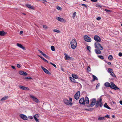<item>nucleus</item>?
Returning <instances> with one entry per match:
<instances>
[{
    "instance_id": "obj_42",
    "label": "nucleus",
    "mask_w": 122,
    "mask_h": 122,
    "mask_svg": "<svg viewBox=\"0 0 122 122\" xmlns=\"http://www.w3.org/2000/svg\"><path fill=\"white\" fill-rule=\"evenodd\" d=\"M17 67L18 68H20V67H21V66L19 64H17Z\"/></svg>"
},
{
    "instance_id": "obj_22",
    "label": "nucleus",
    "mask_w": 122,
    "mask_h": 122,
    "mask_svg": "<svg viewBox=\"0 0 122 122\" xmlns=\"http://www.w3.org/2000/svg\"><path fill=\"white\" fill-rule=\"evenodd\" d=\"M44 72L48 74H51V73L47 69H43Z\"/></svg>"
},
{
    "instance_id": "obj_53",
    "label": "nucleus",
    "mask_w": 122,
    "mask_h": 122,
    "mask_svg": "<svg viewBox=\"0 0 122 122\" xmlns=\"http://www.w3.org/2000/svg\"><path fill=\"white\" fill-rule=\"evenodd\" d=\"M91 1L93 2H96L97 1V0H90Z\"/></svg>"
},
{
    "instance_id": "obj_31",
    "label": "nucleus",
    "mask_w": 122,
    "mask_h": 122,
    "mask_svg": "<svg viewBox=\"0 0 122 122\" xmlns=\"http://www.w3.org/2000/svg\"><path fill=\"white\" fill-rule=\"evenodd\" d=\"M51 50L53 51H55V48L53 46H51Z\"/></svg>"
},
{
    "instance_id": "obj_39",
    "label": "nucleus",
    "mask_w": 122,
    "mask_h": 122,
    "mask_svg": "<svg viewBox=\"0 0 122 122\" xmlns=\"http://www.w3.org/2000/svg\"><path fill=\"white\" fill-rule=\"evenodd\" d=\"M46 58H48L49 57V56L46 55L45 54H44L43 55Z\"/></svg>"
},
{
    "instance_id": "obj_28",
    "label": "nucleus",
    "mask_w": 122,
    "mask_h": 122,
    "mask_svg": "<svg viewBox=\"0 0 122 122\" xmlns=\"http://www.w3.org/2000/svg\"><path fill=\"white\" fill-rule=\"evenodd\" d=\"M92 76L93 77V78L92 80L93 81H94L95 80H98L97 78L94 75H93Z\"/></svg>"
},
{
    "instance_id": "obj_29",
    "label": "nucleus",
    "mask_w": 122,
    "mask_h": 122,
    "mask_svg": "<svg viewBox=\"0 0 122 122\" xmlns=\"http://www.w3.org/2000/svg\"><path fill=\"white\" fill-rule=\"evenodd\" d=\"M112 58L113 57L111 55H109L108 57V59L109 60H112Z\"/></svg>"
},
{
    "instance_id": "obj_30",
    "label": "nucleus",
    "mask_w": 122,
    "mask_h": 122,
    "mask_svg": "<svg viewBox=\"0 0 122 122\" xmlns=\"http://www.w3.org/2000/svg\"><path fill=\"white\" fill-rule=\"evenodd\" d=\"M98 120H104L105 119L104 117H100L98 118Z\"/></svg>"
},
{
    "instance_id": "obj_2",
    "label": "nucleus",
    "mask_w": 122,
    "mask_h": 122,
    "mask_svg": "<svg viewBox=\"0 0 122 122\" xmlns=\"http://www.w3.org/2000/svg\"><path fill=\"white\" fill-rule=\"evenodd\" d=\"M69 100L66 99H65L64 100V103L70 106H72V103L71 102L72 101V98L71 97L69 98Z\"/></svg>"
},
{
    "instance_id": "obj_64",
    "label": "nucleus",
    "mask_w": 122,
    "mask_h": 122,
    "mask_svg": "<svg viewBox=\"0 0 122 122\" xmlns=\"http://www.w3.org/2000/svg\"><path fill=\"white\" fill-rule=\"evenodd\" d=\"M61 70L62 71H64V69H61Z\"/></svg>"
},
{
    "instance_id": "obj_18",
    "label": "nucleus",
    "mask_w": 122,
    "mask_h": 122,
    "mask_svg": "<svg viewBox=\"0 0 122 122\" xmlns=\"http://www.w3.org/2000/svg\"><path fill=\"white\" fill-rule=\"evenodd\" d=\"M19 47L22 48V49L24 50H25V47L24 46H23L22 45L20 44L17 43L16 44Z\"/></svg>"
},
{
    "instance_id": "obj_36",
    "label": "nucleus",
    "mask_w": 122,
    "mask_h": 122,
    "mask_svg": "<svg viewBox=\"0 0 122 122\" xmlns=\"http://www.w3.org/2000/svg\"><path fill=\"white\" fill-rule=\"evenodd\" d=\"M98 57L99 58L101 59H103L104 58L102 56H98Z\"/></svg>"
},
{
    "instance_id": "obj_3",
    "label": "nucleus",
    "mask_w": 122,
    "mask_h": 122,
    "mask_svg": "<svg viewBox=\"0 0 122 122\" xmlns=\"http://www.w3.org/2000/svg\"><path fill=\"white\" fill-rule=\"evenodd\" d=\"M99 106L100 107H102L103 106L102 99L101 97L98 99V100L97 101L96 104V107H98Z\"/></svg>"
},
{
    "instance_id": "obj_52",
    "label": "nucleus",
    "mask_w": 122,
    "mask_h": 122,
    "mask_svg": "<svg viewBox=\"0 0 122 122\" xmlns=\"http://www.w3.org/2000/svg\"><path fill=\"white\" fill-rule=\"evenodd\" d=\"M43 60L45 62H48V61L44 58V59H43Z\"/></svg>"
},
{
    "instance_id": "obj_17",
    "label": "nucleus",
    "mask_w": 122,
    "mask_h": 122,
    "mask_svg": "<svg viewBox=\"0 0 122 122\" xmlns=\"http://www.w3.org/2000/svg\"><path fill=\"white\" fill-rule=\"evenodd\" d=\"M65 56V59L66 60H68L70 59L71 57L69 56L66 53H64Z\"/></svg>"
},
{
    "instance_id": "obj_34",
    "label": "nucleus",
    "mask_w": 122,
    "mask_h": 122,
    "mask_svg": "<svg viewBox=\"0 0 122 122\" xmlns=\"http://www.w3.org/2000/svg\"><path fill=\"white\" fill-rule=\"evenodd\" d=\"M53 31L54 32H57L58 33H59L60 32V30H53Z\"/></svg>"
},
{
    "instance_id": "obj_58",
    "label": "nucleus",
    "mask_w": 122,
    "mask_h": 122,
    "mask_svg": "<svg viewBox=\"0 0 122 122\" xmlns=\"http://www.w3.org/2000/svg\"><path fill=\"white\" fill-rule=\"evenodd\" d=\"M87 69V71L88 72H90L91 71V70L90 69Z\"/></svg>"
},
{
    "instance_id": "obj_4",
    "label": "nucleus",
    "mask_w": 122,
    "mask_h": 122,
    "mask_svg": "<svg viewBox=\"0 0 122 122\" xmlns=\"http://www.w3.org/2000/svg\"><path fill=\"white\" fill-rule=\"evenodd\" d=\"M94 45L95 48H97L98 49L101 50H103V48L102 47L99 43L96 42L95 43Z\"/></svg>"
},
{
    "instance_id": "obj_48",
    "label": "nucleus",
    "mask_w": 122,
    "mask_h": 122,
    "mask_svg": "<svg viewBox=\"0 0 122 122\" xmlns=\"http://www.w3.org/2000/svg\"><path fill=\"white\" fill-rule=\"evenodd\" d=\"M28 117L30 119H32L33 118V117L31 116H29Z\"/></svg>"
},
{
    "instance_id": "obj_19",
    "label": "nucleus",
    "mask_w": 122,
    "mask_h": 122,
    "mask_svg": "<svg viewBox=\"0 0 122 122\" xmlns=\"http://www.w3.org/2000/svg\"><path fill=\"white\" fill-rule=\"evenodd\" d=\"M6 34V32H5L4 31L2 30L0 31V35L1 36H4Z\"/></svg>"
},
{
    "instance_id": "obj_6",
    "label": "nucleus",
    "mask_w": 122,
    "mask_h": 122,
    "mask_svg": "<svg viewBox=\"0 0 122 122\" xmlns=\"http://www.w3.org/2000/svg\"><path fill=\"white\" fill-rule=\"evenodd\" d=\"M91 102L89 106V107H93L95 104V103L96 102V99L95 98H93L91 99Z\"/></svg>"
},
{
    "instance_id": "obj_35",
    "label": "nucleus",
    "mask_w": 122,
    "mask_h": 122,
    "mask_svg": "<svg viewBox=\"0 0 122 122\" xmlns=\"http://www.w3.org/2000/svg\"><path fill=\"white\" fill-rule=\"evenodd\" d=\"M87 49L89 51V52H91L90 50L91 49V47L89 46H87Z\"/></svg>"
},
{
    "instance_id": "obj_27",
    "label": "nucleus",
    "mask_w": 122,
    "mask_h": 122,
    "mask_svg": "<svg viewBox=\"0 0 122 122\" xmlns=\"http://www.w3.org/2000/svg\"><path fill=\"white\" fill-rule=\"evenodd\" d=\"M85 102L86 104H88L89 103V99L87 97H86L85 98Z\"/></svg>"
},
{
    "instance_id": "obj_61",
    "label": "nucleus",
    "mask_w": 122,
    "mask_h": 122,
    "mask_svg": "<svg viewBox=\"0 0 122 122\" xmlns=\"http://www.w3.org/2000/svg\"><path fill=\"white\" fill-rule=\"evenodd\" d=\"M112 118H115V116L114 115H112Z\"/></svg>"
},
{
    "instance_id": "obj_37",
    "label": "nucleus",
    "mask_w": 122,
    "mask_h": 122,
    "mask_svg": "<svg viewBox=\"0 0 122 122\" xmlns=\"http://www.w3.org/2000/svg\"><path fill=\"white\" fill-rule=\"evenodd\" d=\"M56 8L58 10H61V8L59 6H57V7Z\"/></svg>"
},
{
    "instance_id": "obj_10",
    "label": "nucleus",
    "mask_w": 122,
    "mask_h": 122,
    "mask_svg": "<svg viewBox=\"0 0 122 122\" xmlns=\"http://www.w3.org/2000/svg\"><path fill=\"white\" fill-rule=\"evenodd\" d=\"M85 40L87 42H90L91 41V39L87 35H85L84 36Z\"/></svg>"
},
{
    "instance_id": "obj_56",
    "label": "nucleus",
    "mask_w": 122,
    "mask_h": 122,
    "mask_svg": "<svg viewBox=\"0 0 122 122\" xmlns=\"http://www.w3.org/2000/svg\"><path fill=\"white\" fill-rule=\"evenodd\" d=\"M42 1H43V3H44V2H47L46 1V0H42Z\"/></svg>"
},
{
    "instance_id": "obj_38",
    "label": "nucleus",
    "mask_w": 122,
    "mask_h": 122,
    "mask_svg": "<svg viewBox=\"0 0 122 122\" xmlns=\"http://www.w3.org/2000/svg\"><path fill=\"white\" fill-rule=\"evenodd\" d=\"M100 86V84L99 83H98V84L96 86V89H98V88Z\"/></svg>"
},
{
    "instance_id": "obj_51",
    "label": "nucleus",
    "mask_w": 122,
    "mask_h": 122,
    "mask_svg": "<svg viewBox=\"0 0 122 122\" xmlns=\"http://www.w3.org/2000/svg\"><path fill=\"white\" fill-rule=\"evenodd\" d=\"M82 6H84L86 8H87V6L86 5L84 4H82L81 5Z\"/></svg>"
},
{
    "instance_id": "obj_32",
    "label": "nucleus",
    "mask_w": 122,
    "mask_h": 122,
    "mask_svg": "<svg viewBox=\"0 0 122 122\" xmlns=\"http://www.w3.org/2000/svg\"><path fill=\"white\" fill-rule=\"evenodd\" d=\"M8 98V97L7 96H5L4 97L2 98L1 99V101H3L4 100H6L7 98Z\"/></svg>"
},
{
    "instance_id": "obj_5",
    "label": "nucleus",
    "mask_w": 122,
    "mask_h": 122,
    "mask_svg": "<svg viewBox=\"0 0 122 122\" xmlns=\"http://www.w3.org/2000/svg\"><path fill=\"white\" fill-rule=\"evenodd\" d=\"M110 87L112 89H115V90H117V89H119V88L117 87L116 85L114 84L113 82H110Z\"/></svg>"
},
{
    "instance_id": "obj_26",
    "label": "nucleus",
    "mask_w": 122,
    "mask_h": 122,
    "mask_svg": "<svg viewBox=\"0 0 122 122\" xmlns=\"http://www.w3.org/2000/svg\"><path fill=\"white\" fill-rule=\"evenodd\" d=\"M104 107H106L109 109H110L111 108L109 107L108 106L107 103H105L104 105Z\"/></svg>"
},
{
    "instance_id": "obj_62",
    "label": "nucleus",
    "mask_w": 122,
    "mask_h": 122,
    "mask_svg": "<svg viewBox=\"0 0 122 122\" xmlns=\"http://www.w3.org/2000/svg\"><path fill=\"white\" fill-rule=\"evenodd\" d=\"M97 7H100V8H101L102 7V6L100 5H98L97 6Z\"/></svg>"
},
{
    "instance_id": "obj_40",
    "label": "nucleus",
    "mask_w": 122,
    "mask_h": 122,
    "mask_svg": "<svg viewBox=\"0 0 122 122\" xmlns=\"http://www.w3.org/2000/svg\"><path fill=\"white\" fill-rule=\"evenodd\" d=\"M25 79H32V77H26L25 78H24Z\"/></svg>"
},
{
    "instance_id": "obj_49",
    "label": "nucleus",
    "mask_w": 122,
    "mask_h": 122,
    "mask_svg": "<svg viewBox=\"0 0 122 122\" xmlns=\"http://www.w3.org/2000/svg\"><path fill=\"white\" fill-rule=\"evenodd\" d=\"M101 19V18L100 17H99L97 18V20H100Z\"/></svg>"
},
{
    "instance_id": "obj_63",
    "label": "nucleus",
    "mask_w": 122,
    "mask_h": 122,
    "mask_svg": "<svg viewBox=\"0 0 122 122\" xmlns=\"http://www.w3.org/2000/svg\"><path fill=\"white\" fill-rule=\"evenodd\" d=\"M41 67L42 69H45V68L43 67H42V66H41Z\"/></svg>"
},
{
    "instance_id": "obj_43",
    "label": "nucleus",
    "mask_w": 122,
    "mask_h": 122,
    "mask_svg": "<svg viewBox=\"0 0 122 122\" xmlns=\"http://www.w3.org/2000/svg\"><path fill=\"white\" fill-rule=\"evenodd\" d=\"M50 64H51L52 65H53L55 68H56V66L55 64L52 63L51 62H50Z\"/></svg>"
},
{
    "instance_id": "obj_44",
    "label": "nucleus",
    "mask_w": 122,
    "mask_h": 122,
    "mask_svg": "<svg viewBox=\"0 0 122 122\" xmlns=\"http://www.w3.org/2000/svg\"><path fill=\"white\" fill-rule=\"evenodd\" d=\"M35 120L37 122H39V121L38 119L37 118H34Z\"/></svg>"
},
{
    "instance_id": "obj_16",
    "label": "nucleus",
    "mask_w": 122,
    "mask_h": 122,
    "mask_svg": "<svg viewBox=\"0 0 122 122\" xmlns=\"http://www.w3.org/2000/svg\"><path fill=\"white\" fill-rule=\"evenodd\" d=\"M19 73L20 75L23 76H26L27 74V73L22 71H19Z\"/></svg>"
},
{
    "instance_id": "obj_60",
    "label": "nucleus",
    "mask_w": 122,
    "mask_h": 122,
    "mask_svg": "<svg viewBox=\"0 0 122 122\" xmlns=\"http://www.w3.org/2000/svg\"><path fill=\"white\" fill-rule=\"evenodd\" d=\"M11 67L12 69H15V67L13 66H11Z\"/></svg>"
},
{
    "instance_id": "obj_20",
    "label": "nucleus",
    "mask_w": 122,
    "mask_h": 122,
    "mask_svg": "<svg viewBox=\"0 0 122 122\" xmlns=\"http://www.w3.org/2000/svg\"><path fill=\"white\" fill-rule=\"evenodd\" d=\"M69 78L70 80L72 82L74 83L76 82V80L74 79V78H73V77H69Z\"/></svg>"
},
{
    "instance_id": "obj_54",
    "label": "nucleus",
    "mask_w": 122,
    "mask_h": 122,
    "mask_svg": "<svg viewBox=\"0 0 122 122\" xmlns=\"http://www.w3.org/2000/svg\"><path fill=\"white\" fill-rule=\"evenodd\" d=\"M76 14V13L75 12L73 14V15L74 16H75Z\"/></svg>"
},
{
    "instance_id": "obj_24",
    "label": "nucleus",
    "mask_w": 122,
    "mask_h": 122,
    "mask_svg": "<svg viewBox=\"0 0 122 122\" xmlns=\"http://www.w3.org/2000/svg\"><path fill=\"white\" fill-rule=\"evenodd\" d=\"M95 51L96 53L97 54H100L101 53V51L100 50L97 49H95Z\"/></svg>"
},
{
    "instance_id": "obj_50",
    "label": "nucleus",
    "mask_w": 122,
    "mask_h": 122,
    "mask_svg": "<svg viewBox=\"0 0 122 122\" xmlns=\"http://www.w3.org/2000/svg\"><path fill=\"white\" fill-rule=\"evenodd\" d=\"M105 10L107 12H110L111 11L109 10H108L106 9H105Z\"/></svg>"
},
{
    "instance_id": "obj_41",
    "label": "nucleus",
    "mask_w": 122,
    "mask_h": 122,
    "mask_svg": "<svg viewBox=\"0 0 122 122\" xmlns=\"http://www.w3.org/2000/svg\"><path fill=\"white\" fill-rule=\"evenodd\" d=\"M39 52L41 53L42 55H43L44 53L42 51H41L40 50H38Z\"/></svg>"
},
{
    "instance_id": "obj_14",
    "label": "nucleus",
    "mask_w": 122,
    "mask_h": 122,
    "mask_svg": "<svg viewBox=\"0 0 122 122\" xmlns=\"http://www.w3.org/2000/svg\"><path fill=\"white\" fill-rule=\"evenodd\" d=\"M19 87L21 89L24 90H29V89L27 87H26L24 86H19Z\"/></svg>"
},
{
    "instance_id": "obj_59",
    "label": "nucleus",
    "mask_w": 122,
    "mask_h": 122,
    "mask_svg": "<svg viewBox=\"0 0 122 122\" xmlns=\"http://www.w3.org/2000/svg\"><path fill=\"white\" fill-rule=\"evenodd\" d=\"M23 33V31H21L20 32V34H22Z\"/></svg>"
},
{
    "instance_id": "obj_23",
    "label": "nucleus",
    "mask_w": 122,
    "mask_h": 122,
    "mask_svg": "<svg viewBox=\"0 0 122 122\" xmlns=\"http://www.w3.org/2000/svg\"><path fill=\"white\" fill-rule=\"evenodd\" d=\"M71 76L73 78L75 79H77L78 77L77 75L75 74H72Z\"/></svg>"
},
{
    "instance_id": "obj_7",
    "label": "nucleus",
    "mask_w": 122,
    "mask_h": 122,
    "mask_svg": "<svg viewBox=\"0 0 122 122\" xmlns=\"http://www.w3.org/2000/svg\"><path fill=\"white\" fill-rule=\"evenodd\" d=\"M30 97L33 100L37 103H39L40 102L39 100L36 97L32 95H30Z\"/></svg>"
},
{
    "instance_id": "obj_47",
    "label": "nucleus",
    "mask_w": 122,
    "mask_h": 122,
    "mask_svg": "<svg viewBox=\"0 0 122 122\" xmlns=\"http://www.w3.org/2000/svg\"><path fill=\"white\" fill-rule=\"evenodd\" d=\"M118 55L120 56H122V53L121 52H119L118 54Z\"/></svg>"
},
{
    "instance_id": "obj_11",
    "label": "nucleus",
    "mask_w": 122,
    "mask_h": 122,
    "mask_svg": "<svg viewBox=\"0 0 122 122\" xmlns=\"http://www.w3.org/2000/svg\"><path fill=\"white\" fill-rule=\"evenodd\" d=\"M80 95V92L79 91L77 92L75 94L74 97L75 99L76 100L78 99Z\"/></svg>"
},
{
    "instance_id": "obj_15",
    "label": "nucleus",
    "mask_w": 122,
    "mask_h": 122,
    "mask_svg": "<svg viewBox=\"0 0 122 122\" xmlns=\"http://www.w3.org/2000/svg\"><path fill=\"white\" fill-rule=\"evenodd\" d=\"M56 19L57 20L61 22H66V20L62 18L58 17L56 18Z\"/></svg>"
},
{
    "instance_id": "obj_8",
    "label": "nucleus",
    "mask_w": 122,
    "mask_h": 122,
    "mask_svg": "<svg viewBox=\"0 0 122 122\" xmlns=\"http://www.w3.org/2000/svg\"><path fill=\"white\" fill-rule=\"evenodd\" d=\"M19 116L21 118L24 120H27L28 119V117L25 115L21 114Z\"/></svg>"
},
{
    "instance_id": "obj_25",
    "label": "nucleus",
    "mask_w": 122,
    "mask_h": 122,
    "mask_svg": "<svg viewBox=\"0 0 122 122\" xmlns=\"http://www.w3.org/2000/svg\"><path fill=\"white\" fill-rule=\"evenodd\" d=\"M104 85L106 87H110V84L108 82H106L104 83Z\"/></svg>"
},
{
    "instance_id": "obj_9",
    "label": "nucleus",
    "mask_w": 122,
    "mask_h": 122,
    "mask_svg": "<svg viewBox=\"0 0 122 122\" xmlns=\"http://www.w3.org/2000/svg\"><path fill=\"white\" fill-rule=\"evenodd\" d=\"M107 71L110 74V75L113 77H116V76L113 72V70L112 69H108Z\"/></svg>"
},
{
    "instance_id": "obj_1",
    "label": "nucleus",
    "mask_w": 122,
    "mask_h": 122,
    "mask_svg": "<svg viewBox=\"0 0 122 122\" xmlns=\"http://www.w3.org/2000/svg\"><path fill=\"white\" fill-rule=\"evenodd\" d=\"M71 47L73 49H75L77 46V43L75 39H73L71 42Z\"/></svg>"
},
{
    "instance_id": "obj_57",
    "label": "nucleus",
    "mask_w": 122,
    "mask_h": 122,
    "mask_svg": "<svg viewBox=\"0 0 122 122\" xmlns=\"http://www.w3.org/2000/svg\"><path fill=\"white\" fill-rule=\"evenodd\" d=\"M119 103L121 105H122V101H120L119 102Z\"/></svg>"
},
{
    "instance_id": "obj_13",
    "label": "nucleus",
    "mask_w": 122,
    "mask_h": 122,
    "mask_svg": "<svg viewBox=\"0 0 122 122\" xmlns=\"http://www.w3.org/2000/svg\"><path fill=\"white\" fill-rule=\"evenodd\" d=\"M79 103L80 104L85 105V103L84 98L83 97L81 98L79 101Z\"/></svg>"
},
{
    "instance_id": "obj_21",
    "label": "nucleus",
    "mask_w": 122,
    "mask_h": 122,
    "mask_svg": "<svg viewBox=\"0 0 122 122\" xmlns=\"http://www.w3.org/2000/svg\"><path fill=\"white\" fill-rule=\"evenodd\" d=\"M26 6L27 7L29 8L30 9L33 10L34 9V8L29 4H27L26 5Z\"/></svg>"
},
{
    "instance_id": "obj_45",
    "label": "nucleus",
    "mask_w": 122,
    "mask_h": 122,
    "mask_svg": "<svg viewBox=\"0 0 122 122\" xmlns=\"http://www.w3.org/2000/svg\"><path fill=\"white\" fill-rule=\"evenodd\" d=\"M43 27L45 29H47L48 28V27L46 25H44L43 26Z\"/></svg>"
},
{
    "instance_id": "obj_55",
    "label": "nucleus",
    "mask_w": 122,
    "mask_h": 122,
    "mask_svg": "<svg viewBox=\"0 0 122 122\" xmlns=\"http://www.w3.org/2000/svg\"><path fill=\"white\" fill-rule=\"evenodd\" d=\"M107 63V64L109 65H111V63L110 62H108Z\"/></svg>"
},
{
    "instance_id": "obj_33",
    "label": "nucleus",
    "mask_w": 122,
    "mask_h": 122,
    "mask_svg": "<svg viewBox=\"0 0 122 122\" xmlns=\"http://www.w3.org/2000/svg\"><path fill=\"white\" fill-rule=\"evenodd\" d=\"M39 115L38 114H36L34 116V118H39Z\"/></svg>"
},
{
    "instance_id": "obj_46",
    "label": "nucleus",
    "mask_w": 122,
    "mask_h": 122,
    "mask_svg": "<svg viewBox=\"0 0 122 122\" xmlns=\"http://www.w3.org/2000/svg\"><path fill=\"white\" fill-rule=\"evenodd\" d=\"M104 117H107L109 118H110L109 115H105Z\"/></svg>"
},
{
    "instance_id": "obj_12",
    "label": "nucleus",
    "mask_w": 122,
    "mask_h": 122,
    "mask_svg": "<svg viewBox=\"0 0 122 122\" xmlns=\"http://www.w3.org/2000/svg\"><path fill=\"white\" fill-rule=\"evenodd\" d=\"M94 37V40L98 42H100L101 41V40L98 36H95Z\"/></svg>"
}]
</instances>
